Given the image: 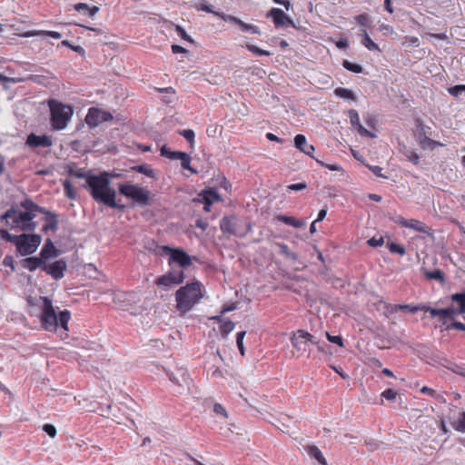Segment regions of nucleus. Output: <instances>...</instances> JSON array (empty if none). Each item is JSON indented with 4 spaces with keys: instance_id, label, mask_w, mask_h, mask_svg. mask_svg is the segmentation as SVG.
Returning <instances> with one entry per match:
<instances>
[{
    "instance_id": "obj_1",
    "label": "nucleus",
    "mask_w": 465,
    "mask_h": 465,
    "mask_svg": "<svg viewBox=\"0 0 465 465\" xmlns=\"http://www.w3.org/2000/svg\"><path fill=\"white\" fill-rule=\"evenodd\" d=\"M20 206L24 208V211L12 207L2 215V220H5L11 229H20L24 232L35 231L36 224L33 222L34 218L37 213H46V210L30 199L21 202Z\"/></svg>"
},
{
    "instance_id": "obj_2",
    "label": "nucleus",
    "mask_w": 465,
    "mask_h": 465,
    "mask_svg": "<svg viewBox=\"0 0 465 465\" xmlns=\"http://www.w3.org/2000/svg\"><path fill=\"white\" fill-rule=\"evenodd\" d=\"M111 174L103 172L99 174H89L86 177V186L90 194L97 203H102L111 208L124 210V205L115 202L116 193L110 187Z\"/></svg>"
},
{
    "instance_id": "obj_3",
    "label": "nucleus",
    "mask_w": 465,
    "mask_h": 465,
    "mask_svg": "<svg viewBox=\"0 0 465 465\" xmlns=\"http://www.w3.org/2000/svg\"><path fill=\"white\" fill-rule=\"evenodd\" d=\"M41 306V325L47 331H57L65 333L68 331V322L71 318L70 312L62 311L57 314L52 300L47 297H40Z\"/></svg>"
},
{
    "instance_id": "obj_4",
    "label": "nucleus",
    "mask_w": 465,
    "mask_h": 465,
    "mask_svg": "<svg viewBox=\"0 0 465 465\" xmlns=\"http://www.w3.org/2000/svg\"><path fill=\"white\" fill-rule=\"evenodd\" d=\"M203 298V285L199 282L181 287L175 293L177 309L183 312H189Z\"/></svg>"
},
{
    "instance_id": "obj_5",
    "label": "nucleus",
    "mask_w": 465,
    "mask_h": 465,
    "mask_svg": "<svg viewBox=\"0 0 465 465\" xmlns=\"http://www.w3.org/2000/svg\"><path fill=\"white\" fill-rule=\"evenodd\" d=\"M48 106L51 114V125L54 130L61 131L66 128L74 111L70 105L55 100H50Z\"/></svg>"
},
{
    "instance_id": "obj_6",
    "label": "nucleus",
    "mask_w": 465,
    "mask_h": 465,
    "mask_svg": "<svg viewBox=\"0 0 465 465\" xmlns=\"http://www.w3.org/2000/svg\"><path fill=\"white\" fill-rule=\"evenodd\" d=\"M118 189L122 195L133 200L134 203L142 206L146 205L149 202V192L143 187L135 184L121 183L119 184Z\"/></svg>"
},
{
    "instance_id": "obj_7",
    "label": "nucleus",
    "mask_w": 465,
    "mask_h": 465,
    "mask_svg": "<svg viewBox=\"0 0 465 465\" xmlns=\"http://www.w3.org/2000/svg\"><path fill=\"white\" fill-rule=\"evenodd\" d=\"M292 345L295 349H302V347L316 346L317 349H323L324 341L319 340L317 337L310 334L309 332L299 330L291 338Z\"/></svg>"
},
{
    "instance_id": "obj_8",
    "label": "nucleus",
    "mask_w": 465,
    "mask_h": 465,
    "mask_svg": "<svg viewBox=\"0 0 465 465\" xmlns=\"http://www.w3.org/2000/svg\"><path fill=\"white\" fill-rule=\"evenodd\" d=\"M163 252L169 256V264H178L181 268H187L192 265V258L182 249L163 246Z\"/></svg>"
},
{
    "instance_id": "obj_9",
    "label": "nucleus",
    "mask_w": 465,
    "mask_h": 465,
    "mask_svg": "<svg viewBox=\"0 0 465 465\" xmlns=\"http://www.w3.org/2000/svg\"><path fill=\"white\" fill-rule=\"evenodd\" d=\"M41 243V237L37 234H22L16 248L23 256L34 253Z\"/></svg>"
},
{
    "instance_id": "obj_10",
    "label": "nucleus",
    "mask_w": 465,
    "mask_h": 465,
    "mask_svg": "<svg viewBox=\"0 0 465 465\" xmlns=\"http://www.w3.org/2000/svg\"><path fill=\"white\" fill-rule=\"evenodd\" d=\"M113 118L114 117L110 112L92 107L88 110L85 116V123L90 127H96L102 123L111 121Z\"/></svg>"
},
{
    "instance_id": "obj_11",
    "label": "nucleus",
    "mask_w": 465,
    "mask_h": 465,
    "mask_svg": "<svg viewBox=\"0 0 465 465\" xmlns=\"http://www.w3.org/2000/svg\"><path fill=\"white\" fill-rule=\"evenodd\" d=\"M183 279L184 273L182 270H173L172 272L158 277L155 283L159 286L170 288L182 283Z\"/></svg>"
},
{
    "instance_id": "obj_12",
    "label": "nucleus",
    "mask_w": 465,
    "mask_h": 465,
    "mask_svg": "<svg viewBox=\"0 0 465 465\" xmlns=\"http://www.w3.org/2000/svg\"><path fill=\"white\" fill-rule=\"evenodd\" d=\"M25 145L30 148H49L53 145V140L51 136L43 134V135H36L35 134L32 133L28 134Z\"/></svg>"
},
{
    "instance_id": "obj_13",
    "label": "nucleus",
    "mask_w": 465,
    "mask_h": 465,
    "mask_svg": "<svg viewBox=\"0 0 465 465\" xmlns=\"http://www.w3.org/2000/svg\"><path fill=\"white\" fill-rule=\"evenodd\" d=\"M267 17H271L276 27H289L292 25V20L287 16L284 12L280 8H272Z\"/></svg>"
},
{
    "instance_id": "obj_14",
    "label": "nucleus",
    "mask_w": 465,
    "mask_h": 465,
    "mask_svg": "<svg viewBox=\"0 0 465 465\" xmlns=\"http://www.w3.org/2000/svg\"><path fill=\"white\" fill-rule=\"evenodd\" d=\"M66 262L63 260H58L53 263L45 264L43 266V270L47 274L51 275L54 280L62 279L64 276V272L66 271Z\"/></svg>"
},
{
    "instance_id": "obj_15",
    "label": "nucleus",
    "mask_w": 465,
    "mask_h": 465,
    "mask_svg": "<svg viewBox=\"0 0 465 465\" xmlns=\"http://www.w3.org/2000/svg\"><path fill=\"white\" fill-rule=\"evenodd\" d=\"M422 311L430 312L431 318L439 317L441 324L446 325L447 321L454 314L455 307L450 306L444 309H434L425 305V308Z\"/></svg>"
},
{
    "instance_id": "obj_16",
    "label": "nucleus",
    "mask_w": 465,
    "mask_h": 465,
    "mask_svg": "<svg viewBox=\"0 0 465 465\" xmlns=\"http://www.w3.org/2000/svg\"><path fill=\"white\" fill-rule=\"evenodd\" d=\"M221 18L225 22H231V23H233V24L239 25L240 29L242 32H249L253 35L261 34L260 28L257 25H252V24L244 23L243 21H242L241 19H239L236 16H233L231 15H221Z\"/></svg>"
},
{
    "instance_id": "obj_17",
    "label": "nucleus",
    "mask_w": 465,
    "mask_h": 465,
    "mask_svg": "<svg viewBox=\"0 0 465 465\" xmlns=\"http://www.w3.org/2000/svg\"><path fill=\"white\" fill-rule=\"evenodd\" d=\"M395 223L402 227L410 228L419 232L429 233L430 231V228L424 223L415 219L407 220L403 217H399Z\"/></svg>"
},
{
    "instance_id": "obj_18",
    "label": "nucleus",
    "mask_w": 465,
    "mask_h": 465,
    "mask_svg": "<svg viewBox=\"0 0 465 465\" xmlns=\"http://www.w3.org/2000/svg\"><path fill=\"white\" fill-rule=\"evenodd\" d=\"M220 200V196L218 193L214 189H206L203 190L199 194V202L204 204V210L209 212L210 206L214 203Z\"/></svg>"
},
{
    "instance_id": "obj_19",
    "label": "nucleus",
    "mask_w": 465,
    "mask_h": 465,
    "mask_svg": "<svg viewBox=\"0 0 465 465\" xmlns=\"http://www.w3.org/2000/svg\"><path fill=\"white\" fill-rule=\"evenodd\" d=\"M294 145L300 152L312 158H314L312 153L315 151V148L312 144L307 143V139L303 134H297L294 137Z\"/></svg>"
},
{
    "instance_id": "obj_20",
    "label": "nucleus",
    "mask_w": 465,
    "mask_h": 465,
    "mask_svg": "<svg viewBox=\"0 0 465 465\" xmlns=\"http://www.w3.org/2000/svg\"><path fill=\"white\" fill-rule=\"evenodd\" d=\"M220 228L222 232L232 235L243 236L244 233H240L237 231V222L232 217H223L220 222Z\"/></svg>"
},
{
    "instance_id": "obj_21",
    "label": "nucleus",
    "mask_w": 465,
    "mask_h": 465,
    "mask_svg": "<svg viewBox=\"0 0 465 465\" xmlns=\"http://www.w3.org/2000/svg\"><path fill=\"white\" fill-rule=\"evenodd\" d=\"M168 376L172 382L180 387H188L190 384L189 375L184 369H179L176 373H168Z\"/></svg>"
},
{
    "instance_id": "obj_22",
    "label": "nucleus",
    "mask_w": 465,
    "mask_h": 465,
    "mask_svg": "<svg viewBox=\"0 0 465 465\" xmlns=\"http://www.w3.org/2000/svg\"><path fill=\"white\" fill-rule=\"evenodd\" d=\"M191 7L197 11H203L208 14H213L215 16L221 18V15H226V14L223 12L214 11L213 5L209 4L206 0H193Z\"/></svg>"
},
{
    "instance_id": "obj_23",
    "label": "nucleus",
    "mask_w": 465,
    "mask_h": 465,
    "mask_svg": "<svg viewBox=\"0 0 465 465\" xmlns=\"http://www.w3.org/2000/svg\"><path fill=\"white\" fill-rule=\"evenodd\" d=\"M452 304L455 307L454 314L465 313V292L454 293L451 295Z\"/></svg>"
},
{
    "instance_id": "obj_24",
    "label": "nucleus",
    "mask_w": 465,
    "mask_h": 465,
    "mask_svg": "<svg viewBox=\"0 0 465 465\" xmlns=\"http://www.w3.org/2000/svg\"><path fill=\"white\" fill-rule=\"evenodd\" d=\"M275 220L282 222L287 225L292 226L294 228H302L305 225V221L296 219L292 216H287L283 214H279L275 216Z\"/></svg>"
},
{
    "instance_id": "obj_25",
    "label": "nucleus",
    "mask_w": 465,
    "mask_h": 465,
    "mask_svg": "<svg viewBox=\"0 0 465 465\" xmlns=\"http://www.w3.org/2000/svg\"><path fill=\"white\" fill-rule=\"evenodd\" d=\"M417 140H418L419 143L420 144V146L424 149H426V148L434 149L437 146H442V143L427 137L425 135V134H420Z\"/></svg>"
},
{
    "instance_id": "obj_26",
    "label": "nucleus",
    "mask_w": 465,
    "mask_h": 465,
    "mask_svg": "<svg viewBox=\"0 0 465 465\" xmlns=\"http://www.w3.org/2000/svg\"><path fill=\"white\" fill-rule=\"evenodd\" d=\"M42 264H44V261L42 258L38 257H29L24 261V267L30 272L36 270L38 267L42 266Z\"/></svg>"
},
{
    "instance_id": "obj_27",
    "label": "nucleus",
    "mask_w": 465,
    "mask_h": 465,
    "mask_svg": "<svg viewBox=\"0 0 465 465\" xmlns=\"http://www.w3.org/2000/svg\"><path fill=\"white\" fill-rule=\"evenodd\" d=\"M184 153V152L171 151L166 147V145H163L161 148V155L170 160H180Z\"/></svg>"
},
{
    "instance_id": "obj_28",
    "label": "nucleus",
    "mask_w": 465,
    "mask_h": 465,
    "mask_svg": "<svg viewBox=\"0 0 465 465\" xmlns=\"http://www.w3.org/2000/svg\"><path fill=\"white\" fill-rule=\"evenodd\" d=\"M401 151L411 163L415 165L420 163V156L414 150L404 145Z\"/></svg>"
},
{
    "instance_id": "obj_29",
    "label": "nucleus",
    "mask_w": 465,
    "mask_h": 465,
    "mask_svg": "<svg viewBox=\"0 0 465 465\" xmlns=\"http://www.w3.org/2000/svg\"><path fill=\"white\" fill-rule=\"evenodd\" d=\"M67 173L76 178H85L88 176L83 168H78L74 163L67 165Z\"/></svg>"
},
{
    "instance_id": "obj_30",
    "label": "nucleus",
    "mask_w": 465,
    "mask_h": 465,
    "mask_svg": "<svg viewBox=\"0 0 465 465\" xmlns=\"http://www.w3.org/2000/svg\"><path fill=\"white\" fill-rule=\"evenodd\" d=\"M74 9L78 12H84L85 15L89 16H94L99 11V8L97 6L89 7L84 3H78L74 5Z\"/></svg>"
},
{
    "instance_id": "obj_31",
    "label": "nucleus",
    "mask_w": 465,
    "mask_h": 465,
    "mask_svg": "<svg viewBox=\"0 0 465 465\" xmlns=\"http://www.w3.org/2000/svg\"><path fill=\"white\" fill-rule=\"evenodd\" d=\"M64 195L70 200H75L77 197L76 190L73 186L72 183L69 180H64L63 182Z\"/></svg>"
},
{
    "instance_id": "obj_32",
    "label": "nucleus",
    "mask_w": 465,
    "mask_h": 465,
    "mask_svg": "<svg viewBox=\"0 0 465 465\" xmlns=\"http://www.w3.org/2000/svg\"><path fill=\"white\" fill-rule=\"evenodd\" d=\"M362 35H363V37L361 39L362 45H364L370 51L380 50L378 45L375 44L371 40V38L369 36V35L367 34L365 29L362 30Z\"/></svg>"
},
{
    "instance_id": "obj_33",
    "label": "nucleus",
    "mask_w": 465,
    "mask_h": 465,
    "mask_svg": "<svg viewBox=\"0 0 465 465\" xmlns=\"http://www.w3.org/2000/svg\"><path fill=\"white\" fill-rule=\"evenodd\" d=\"M35 35H45L50 36L54 39H60L62 37V35L59 32L55 31H32L27 32L25 36L30 37Z\"/></svg>"
},
{
    "instance_id": "obj_34",
    "label": "nucleus",
    "mask_w": 465,
    "mask_h": 465,
    "mask_svg": "<svg viewBox=\"0 0 465 465\" xmlns=\"http://www.w3.org/2000/svg\"><path fill=\"white\" fill-rule=\"evenodd\" d=\"M421 271L424 273V275L426 276V278H428L430 280H436V281H439V282H443L444 281V274L439 269H436V270H434L432 272H429L426 269L422 268Z\"/></svg>"
},
{
    "instance_id": "obj_35",
    "label": "nucleus",
    "mask_w": 465,
    "mask_h": 465,
    "mask_svg": "<svg viewBox=\"0 0 465 465\" xmlns=\"http://www.w3.org/2000/svg\"><path fill=\"white\" fill-rule=\"evenodd\" d=\"M456 430L465 432V411H459L458 419L453 422Z\"/></svg>"
},
{
    "instance_id": "obj_36",
    "label": "nucleus",
    "mask_w": 465,
    "mask_h": 465,
    "mask_svg": "<svg viewBox=\"0 0 465 465\" xmlns=\"http://www.w3.org/2000/svg\"><path fill=\"white\" fill-rule=\"evenodd\" d=\"M309 455L317 460L321 464L326 465V460L316 446L309 447Z\"/></svg>"
},
{
    "instance_id": "obj_37",
    "label": "nucleus",
    "mask_w": 465,
    "mask_h": 465,
    "mask_svg": "<svg viewBox=\"0 0 465 465\" xmlns=\"http://www.w3.org/2000/svg\"><path fill=\"white\" fill-rule=\"evenodd\" d=\"M133 170L152 178L154 177L155 175L154 171L147 164H140L134 166Z\"/></svg>"
},
{
    "instance_id": "obj_38",
    "label": "nucleus",
    "mask_w": 465,
    "mask_h": 465,
    "mask_svg": "<svg viewBox=\"0 0 465 465\" xmlns=\"http://www.w3.org/2000/svg\"><path fill=\"white\" fill-rule=\"evenodd\" d=\"M381 304H382V306H383V309H384L383 313L386 317H389L391 314L395 313L401 310L400 304L393 305V304L387 303L384 302H381Z\"/></svg>"
},
{
    "instance_id": "obj_39",
    "label": "nucleus",
    "mask_w": 465,
    "mask_h": 465,
    "mask_svg": "<svg viewBox=\"0 0 465 465\" xmlns=\"http://www.w3.org/2000/svg\"><path fill=\"white\" fill-rule=\"evenodd\" d=\"M334 94L340 98L344 99H354L353 93L346 88L338 87L334 90Z\"/></svg>"
},
{
    "instance_id": "obj_40",
    "label": "nucleus",
    "mask_w": 465,
    "mask_h": 465,
    "mask_svg": "<svg viewBox=\"0 0 465 465\" xmlns=\"http://www.w3.org/2000/svg\"><path fill=\"white\" fill-rule=\"evenodd\" d=\"M387 247L389 251L392 253H398L401 256H403L406 253L405 247L396 242H388Z\"/></svg>"
},
{
    "instance_id": "obj_41",
    "label": "nucleus",
    "mask_w": 465,
    "mask_h": 465,
    "mask_svg": "<svg viewBox=\"0 0 465 465\" xmlns=\"http://www.w3.org/2000/svg\"><path fill=\"white\" fill-rule=\"evenodd\" d=\"M342 65L348 71L355 73V74H361V73H362V70H363L361 65H360L358 64L351 63L348 60H344L342 63Z\"/></svg>"
},
{
    "instance_id": "obj_42",
    "label": "nucleus",
    "mask_w": 465,
    "mask_h": 465,
    "mask_svg": "<svg viewBox=\"0 0 465 465\" xmlns=\"http://www.w3.org/2000/svg\"><path fill=\"white\" fill-rule=\"evenodd\" d=\"M441 364L446 366L448 369L451 370L453 372H456L459 375L465 377V371L461 366H459L452 362H449L447 360H444V363Z\"/></svg>"
},
{
    "instance_id": "obj_43",
    "label": "nucleus",
    "mask_w": 465,
    "mask_h": 465,
    "mask_svg": "<svg viewBox=\"0 0 465 465\" xmlns=\"http://www.w3.org/2000/svg\"><path fill=\"white\" fill-rule=\"evenodd\" d=\"M441 364L446 366L448 369L451 370L453 372H456L459 375L465 377V371L461 366H459L452 362H449L447 360H444V363Z\"/></svg>"
},
{
    "instance_id": "obj_44",
    "label": "nucleus",
    "mask_w": 465,
    "mask_h": 465,
    "mask_svg": "<svg viewBox=\"0 0 465 465\" xmlns=\"http://www.w3.org/2000/svg\"><path fill=\"white\" fill-rule=\"evenodd\" d=\"M180 161L183 169L189 170L193 173H197V171L191 166V157L188 153H185L184 155L180 159Z\"/></svg>"
},
{
    "instance_id": "obj_45",
    "label": "nucleus",
    "mask_w": 465,
    "mask_h": 465,
    "mask_svg": "<svg viewBox=\"0 0 465 465\" xmlns=\"http://www.w3.org/2000/svg\"><path fill=\"white\" fill-rule=\"evenodd\" d=\"M180 161L183 169L189 170L193 173H197V171L191 166V157L188 153H185L184 155L180 159Z\"/></svg>"
},
{
    "instance_id": "obj_46",
    "label": "nucleus",
    "mask_w": 465,
    "mask_h": 465,
    "mask_svg": "<svg viewBox=\"0 0 465 465\" xmlns=\"http://www.w3.org/2000/svg\"><path fill=\"white\" fill-rule=\"evenodd\" d=\"M278 246L280 248L281 253L283 254L285 257L292 260H296L298 258L297 254L295 252H291L289 247L285 243H278Z\"/></svg>"
},
{
    "instance_id": "obj_47",
    "label": "nucleus",
    "mask_w": 465,
    "mask_h": 465,
    "mask_svg": "<svg viewBox=\"0 0 465 465\" xmlns=\"http://www.w3.org/2000/svg\"><path fill=\"white\" fill-rule=\"evenodd\" d=\"M246 48H247L248 51H250L252 54H254L256 55H259V56H262V55L269 56V55H271V53L269 51L262 50V49H261L258 46L253 45H246Z\"/></svg>"
},
{
    "instance_id": "obj_48",
    "label": "nucleus",
    "mask_w": 465,
    "mask_h": 465,
    "mask_svg": "<svg viewBox=\"0 0 465 465\" xmlns=\"http://www.w3.org/2000/svg\"><path fill=\"white\" fill-rule=\"evenodd\" d=\"M448 92L450 95L459 97L460 95L462 94V93L465 92V84H458V85L450 87L448 89Z\"/></svg>"
},
{
    "instance_id": "obj_49",
    "label": "nucleus",
    "mask_w": 465,
    "mask_h": 465,
    "mask_svg": "<svg viewBox=\"0 0 465 465\" xmlns=\"http://www.w3.org/2000/svg\"><path fill=\"white\" fill-rule=\"evenodd\" d=\"M234 328V323L232 321H223L220 325L221 332L224 335L230 333Z\"/></svg>"
},
{
    "instance_id": "obj_50",
    "label": "nucleus",
    "mask_w": 465,
    "mask_h": 465,
    "mask_svg": "<svg viewBox=\"0 0 465 465\" xmlns=\"http://www.w3.org/2000/svg\"><path fill=\"white\" fill-rule=\"evenodd\" d=\"M401 310H407L411 313H415L425 308L424 304L413 305V304H400Z\"/></svg>"
},
{
    "instance_id": "obj_51",
    "label": "nucleus",
    "mask_w": 465,
    "mask_h": 465,
    "mask_svg": "<svg viewBox=\"0 0 465 465\" xmlns=\"http://www.w3.org/2000/svg\"><path fill=\"white\" fill-rule=\"evenodd\" d=\"M349 118H350V123L353 126V127H356L358 126L359 124H361L360 123V117H359V114L357 113L356 110L354 109H351L349 111Z\"/></svg>"
},
{
    "instance_id": "obj_52",
    "label": "nucleus",
    "mask_w": 465,
    "mask_h": 465,
    "mask_svg": "<svg viewBox=\"0 0 465 465\" xmlns=\"http://www.w3.org/2000/svg\"><path fill=\"white\" fill-rule=\"evenodd\" d=\"M326 337L330 342L334 343L339 347H343V339L341 335H331L329 332H326Z\"/></svg>"
},
{
    "instance_id": "obj_53",
    "label": "nucleus",
    "mask_w": 465,
    "mask_h": 465,
    "mask_svg": "<svg viewBox=\"0 0 465 465\" xmlns=\"http://www.w3.org/2000/svg\"><path fill=\"white\" fill-rule=\"evenodd\" d=\"M45 214H47V215H50L51 218H52V221L50 223L46 224L44 226V230L45 231H47L49 229L51 230H55L57 228V220H56V215L46 211V213H44Z\"/></svg>"
},
{
    "instance_id": "obj_54",
    "label": "nucleus",
    "mask_w": 465,
    "mask_h": 465,
    "mask_svg": "<svg viewBox=\"0 0 465 465\" xmlns=\"http://www.w3.org/2000/svg\"><path fill=\"white\" fill-rule=\"evenodd\" d=\"M175 31L177 33V35L183 40L185 41H188L190 43H193V38L186 33V31L184 30L183 27H182L181 25H176L175 27Z\"/></svg>"
},
{
    "instance_id": "obj_55",
    "label": "nucleus",
    "mask_w": 465,
    "mask_h": 465,
    "mask_svg": "<svg viewBox=\"0 0 465 465\" xmlns=\"http://www.w3.org/2000/svg\"><path fill=\"white\" fill-rule=\"evenodd\" d=\"M179 134L191 143L194 141V132L192 129L179 131Z\"/></svg>"
},
{
    "instance_id": "obj_56",
    "label": "nucleus",
    "mask_w": 465,
    "mask_h": 465,
    "mask_svg": "<svg viewBox=\"0 0 465 465\" xmlns=\"http://www.w3.org/2000/svg\"><path fill=\"white\" fill-rule=\"evenodd\" d=\"M367 243H368V245H370L371 247H379L384 243V239L382 236H380V237L374 236V237L369 239Z\"/></svg>"
},
{
    "instance_id": "obj_57",
    "label": "nucleus",
    "mask_w": 465,
    "mask_h": 465,
    "mask_svg": "<svg viewBox=\"0 0 465 465\" xmlns=\"http://www.w3.org/2000/svg\"><path fill=\"white\" fill-rule=\"evenodd\" d=\"M396 396H397V392L392 389H387L381 392V397L388 401L395 400Z\"/></svg>"
},
{
    "instance_id": "obj_58",
    "label": "nucleus",
    "mask_w": 465,
    "mask_h": 465,
    "mask_svg": "<svg viewBox=\"0 0 465 465\" xmlns=\"http://www.w3.org/2000/svg\"><path fill=\"white\" fill-rule=\"evenodd\" d=\"M2 237L8 241V242H14L15 245H16V242H19V240L21 238V235L20 236H16V235H12L10 233H8L7 232L5 231H3L2 232Z\"/></svg>"
},
{
    "instance_id": "obj_59",
    "label": "nucleus",
    "mask_w": 465,
    "mask_h": 465,
    "mask_svg": "<svg viewBox=\"0 0 465 465\" xmlns=\"http://www.w3.org/2000/svg\"><path fill=\"white\" fill-rule=\"evenodd\" d=\"M44 431H45L51 438H54L56 436V429L54 425L46 423L43 426Z\"/></svg>"
},
{
    "instance_id": "obj_60",
    "label": "nucleus",
    "mask_w": 465,
    "mask_h": 465,
    "mask_svg": "<svg viewBox=\"0 0 465 465\" xmlns=\"http://www.w3.org/2000/svg\"><path fill=\"white\" fill-rule=\"evenodd\" d=\"M356 21L363 25V26H369L370 25V19L369 15L367 14H361L355 17Z\"/></svg>"
},
{
    "instance_id": "obj_61",
    "label": "nucleus",
    "mask_w": 465,
    "mask_h": 465,
    "mask_svg": "<svg viewBox=\"0 0 465 465\" xmlns=\"http://www.w3.org/2000/svg\"><path fill=\"white\" fill-rule=\"evenodd\" d=\"M23 78H15V77H8L2 74H0V83H12V84H17L23 82Z\"/></svg>"
},
{
    "instance_id": "obj_62",
    "label": "nucleus",
    "mask_w": 465,
    "mask_h": 465,
    "mask_svg": "<svg viewBox=\"0 0 465 465\" xmlns=\"http://www.w3.org/2000/svg\"><path fill=\"white\" fill-rule=\"evenodd\" d=\"M213 411L216 413V414H220L225 418H227L228 416V413L225 410V408L220 404V403H215L214 406H213Z\"/></svg>"
},
{
    "instance_id": "obj_63",
    "label": "nucleus",
    "mask_w": 465,
    "mask_h": 465,
    "mask_svg": "<svg viewBox=\"0 0 465 465\" xmlns=\"http://www.w3.org/2000/svg\"><path fill=\"white\" fill-rule=\"evenodd\" d=\"M447 330L453 328L459 331H465V324L460 322H454L450 324L444 325Z\"/></svg>"
},
{
    "instance_id": "obj_64",
    "label": "nucleus",
    "mask_w": 465,
    "mask_h": 465,
    "mask_svg": "<svg viewBox=\"0 0 465 465\" xmlns=\"http://www.w3.org/2000/svg\"><path fill=\"white\" fill-rule=\"evenodd\" d=\"M355 128H357L359 134L362 136H365V137H374L375 135L370 132L369 130H367L364 126H362L361 124H359L358 126H356Z\"/></svg>"
}]
</instances>
